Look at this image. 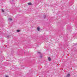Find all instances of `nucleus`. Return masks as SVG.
Here are the masks:
<instances>
[{
    "label": "nucleus",
    "mask_w": 77,
    "mask_h": 77,
    "mask_svg": "<svg viewBox=\"0 0 77 77\" xmlns=\"http://www.w3.org/2000/svg\"><path fill=\"white\" fill-rule=\"evenodd\" d=\"M7 37H8V38H9V36H7Z\"/></svg>",
    "instance_id": "nucleus-10"
},
{
    "label": "nucleus",
    "mask_w": 77,
    "mask_h": 77,
    "mask_svg": "<svg viewBox=\"0 0 77 77\" xmlns=\"http://www.w3.org/2000/svg\"><path fill=\"white\" fill-rule=\"evenodd\" d=\"M8 20L10 21H12V19L11 18H9Z\"/></svg>",
    "instance_id": "nucleus-3"
},
{
    "label": "nucleus",
    "mask_w": 77,
    "mask_h": 77,
    "mask_svg": "<svg viewBox=\"0 0 77 77\" xmlns=\"http://www.w3.org/2000/svg\"><path fill=\"white\" fill-rule=\"evenodd\" d=\"M2 11L3 12H4V10L3 9H2Z\"/></svg>",
    "instance_id": "nucleus-7"
},
{
    "label": "nucleus",
    "mask_w": 77,
    "mask_h": 77,
    "mask_svg": "<svg viewBox=\"0 0 77 77\" xmlns=\"http://www.w3.org/2000/svg\"><path fill=\"white\" fill-rule=\"evenodd\" d=\"M48 58H50V57H48Z\"/></svg>",
    "instance_id": "nucleus-12"
},
{
    "label": "nucleus",
    "mask_w": 77,
    "mask_h": 77,
    "mask_svg": "<svg viewBox=\"0 0 77 77\" xmlns=\"http://www.w3.org/2000/svg\"><path fill=\"white\" fill-rule=\"evenodd\" d=\"M37 29L38 31H39L40 30V28H39V27L38 26L37 28Z\"/></svg>",
    "instance_id": "nucleus-2"
},
{
    "label": "nucleus",
    "mask_w": 77,
    "mask_h": 77,
    "mask_svg": "<svg viewBox=\"0 0 77 77\" xmlns=\"http://www.w3.org/2000/svg\"><path fill=\"white\" fill-rule=\"evenodd\" d=\"M38 53H39V54H40L41 53V52H38Z\"/></svg>",
    "instance_id": "nucleus-8"
},
{
    "label": "nucleus",
    "mask_w": 77,
    "mask_h": 77,
    "mask_svg": "<svg viewBox=\"0 0 77 77\" xmlns=\"http://www.w3.org/2000/svg\"><path fill=\"white\" fill-rule=\"evenodd\" d=\"M40 57H41V58H42V55H41V56H40Z\"/></svg>",
    "instance_id": "nucleus-9"
},
{
    "label": "nucleus",
    "mask_w": 77,
    "mask_h": 77,
    "mask_svg": "<svg viewBox=\"0 0 77 77\" xmlns=\"http://www.w3.org/2000/svg\"><path fill=\"white\" fill-rule=\"evenodd\" d=\"M70 76V74H69L67 75L66 77H69Z\"/></svg>",
    "instance_id": "nucleus-4"
},
{
    "label": "nucleus",
    "mask_w": 77,
    "mask_h": 77,
    "mask_svg": "<svg viewBox=\"0 0 77 77\" xmlns=\"http://www.w3.org/2000/svg\"><path fill=\"white\" fill-rule=\"evenodd\" d=\"M44 18H45V17H44Z\"/></svg>",
    "instance_id": "nucleus-14"
},
{
    "label": "nucleus",
    "mask_w": 77,
    "mask_h": 77,
    "mask_svg": "<svg viewBox=\"0 0 77 77\" xmlns=\"http://www.w3.org/2000/svg\"><path fill=\"white\" fill-rule=\"evenodd\" d=\"M14 5V3H13Z\"/></svg>",
    "instance_id": "nucleus-13"
},
{
    "label": "nucleus",
    "mask_w": 77,
    "mask_h": 77,
    "mask_svg": "<svg viewBox=\"0 0 77 77\" xmlns=\"http://www.w3.org/2000/svg\"><path fill=\"white\" fill-rule=\"evenodd\" d=\"M28 5H32V4L31 3V2H29L28 3Z\"/></svg>",
    "instance_id": "nucleus-1"
},
{
    "label": "nucleus",
    "mask_w": 77,
    "mask_h": 77,
    "mask_svg": "<svg viewBox=\"0 0 77 77\" xmlns=\"http://www.w3.org/2000/svg\"><path fill=\"white\" fill-rule=\"evenodd\" d=\"M20 30H17V32H20Z\"/></svg>",
    "instance_id": "nucleus-6"
},
{
    "label": "nucleus",
    "mask_w": 77,
    "mask_h": 77,
    "mask_svg": "<svg viewBox=\"0 0 77 77\" xmlns=\"http://www.w3.org/2000/svg\"><path fill=\"white\" fill-rule=\"evenodd\" d=\"M48 60L49 61H51V58H48Z\"/></svg>",
    "instance_id": "nucleus-5"
},
{
    "label": "nucleus",
    "mask_w": 77,
    "mask_h": 77,
    "mask_svg": "<svg viewBox=\"0 0 77 77\" xmlns=\"http://www.w3.org/2000/svg\"><path fill=\"white\" fill-rule=\"evenodd\" d=\"M6 77H8L7 76H6Z\"/></svg>",
    "instance_id": "nucleus-11"
}]
</instances>
